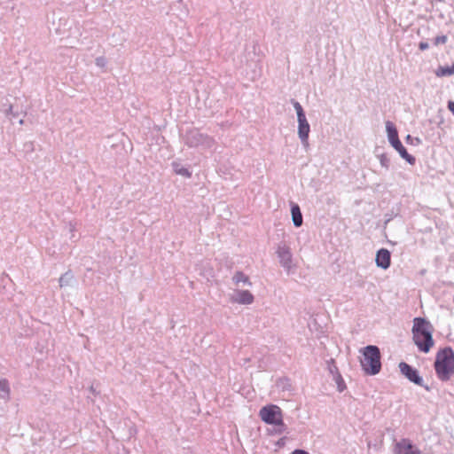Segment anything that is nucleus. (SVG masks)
Segmentation results:
<instances>
[{"mask_svg": "<svg viewBox=\"0 0 454 454\" xmlns=\"http://www.w3.org/2000/svg\"><path fill=\"white\" fill-rule=\"evenodd\" d=\"M433 325L424 318L416 317L413 320L412 338L419 350L428 353L434 347Z\"/></svg>", "mask_w": 454, "mask_h": 454, "instance_id": "nucleus-1", "label": "nucleus"}, {"mask_svg": "<svg viewBox=\"0 0 454 454\" xmlns=\"http://www.w3.org/2000/svg\"><path fill=\"white\" fill-rule=\"evenodd\" d=\"M434 370L441 380H448L454 374V352L450 348H444L436 353Z\"/></svg>", "mask_w": 454, "mask_h": 454, "instance_id": "nucleus-2", "label": "nucleus"}, {"mask_svg": "<svg viewBox=\"0 0 454 454\" xmlns=\"http://www.w3.org/2000/svg\"><path fill=\"white\" fill-rule=\"evenodd\" d=\"M361 366L368 375H375L381 369L380 352L378 347L369 345L362 350Z\"/></svg>", "mask_w": 454, "mask_h": 454, "instance_id": "nucleus-3", "label": "nucleus"}, {"mask_svg": "<svg viewBox=\"0 0 454 454\" xmlns=\"http://www.w3.org/2000/svg\"><path fill=\"white\" fill-rule=\"evenodd\" d=\"M261 419L266 424L274 425L280 427L279 433L285 429V424L283 421V413L281 409L275 404H269L263 406L259 412Z\"/></svg>", "mask_w": 454, "mask_h": 454, "instance_id": "nucleus-4", "label": "nucleus"}, {"mask_svg": "<svg viewBox=\"0 0 454 454\" xmlns=\"http://www.w3.org/2000/svg\"><path fill=\"white\" fill-rule=\"evenodd\" d=\"M394 454H421V451L410 439L403 438L395 444Z\"/></svg>", "mask_w": 454, "mask_h": 454, "instance_id": "nucleus-5", "label": "nucleus"}, {"mask_svg": "<svg viewBox=\"0 0 454 454\" xmlns=\"http://www.w3.org/2000/svg\"><path fill=\"white\" fill-rule=\"evenodd\" d=\"M401 372L408 378L411 381L421 385L422 378L419 377V372L416 369L410 366L408 364L402 362L399 364Z\"/></svg>", "mask_w": 454, "mask_h": 454, "instance_id": "nucleus-6", "label": "nucleus"}, {"mask_svg": "<svg viewBox=\"0 0 454 454\" xmlns=\"http://www.w3.org/2000/svg\"><path fill=\"white\" fill-rule=\"evenodd\" d=\"M231 301L239 304H251L254 301V296L247 290H236L231 296Z\"/></svg>", "mask_w": 454, "mask_h": 454, "instance_id": "nucleus-7", "label": "nucleus"}, {"mask_svg": "<svg viewBox=\"0 0 454 454\" xmlns=\"http://www.w3.org/2000/svg\"><path fill=\"white\" fill-rule=\"evenodd\" d=\"M391 256L387 249L381 248L376 254V264L384 270H387L390 266Z\"/></svg>", "mask_w": 454, "mask_h": 454, "instance_id": "nucleus-8", "label": "nucleus"}, {"mask_svg": "<svg viewBox=\"0 0 454 454\" xmlns=\"http://www.w3.org/2000/svg\"><path fill=\"white\" fill-rule=\"evenodd\" d=\"M298 134L302 142H307L309 133V124L305 117L298 119Z\"/></svg>", "mask_w": 454, "mask_h": 454, "instance_id": "nucleus-9", "label": "nucleus"}, {"mask_svg": "<svg viewBox=\"0 0 454 454\" xmlns=\"http://www.w3.org/2000/svg\"><path fill=\"white\" fill-rule=\"evenodd\" d=\"M391 145L400 153V155L410 163H413L415 159L407 153V150L403 145L400 140L394 141Z\"/></svg>", "mask_w": 454, "mask_h": 454, "instance_id": "nucleus-10", "label": "nucleus"}, {"mask_svg": "<svg viewBox=\"0 0 454 454\" xmlns=\"http://www.w3.org/2000/svg\"><path fill=\"white\" fill-rule=\"evenodd\" d=\"M386 129L390 144L399 140L397 129L391 121H388L386 122Z\"/></svg>", "mask_w": 454, "mask_h": 454, "instance_id": "nucleus-11", "label": "nucleus"}, {"mask_svg": "<svg viewBox=\"0 0 454 454\" xmlns=\"http://www.w3.org/2000/svg\"><path fill=\"white\" fill-rule=\"evenodd\" d=\"M291 212H292V219H293L294 224L296 227H300L302 224V215H301V209H300L299 206L296 204L293 205Z\"/></svg>", "mask_w": 454, "mask_h": 454, "instance_id": "nucleus-12", "label": "nucleus"}, {"mask_svg": "<svg viewBox=\"0 0 454 454\" xmlns=\"http://www.w3.org/2000/svg\"><path fill=\"white\" fill-rule=\"evenodd\" d=\"M278 256L281 259L283 265L287 266L291 262V253L286 247H279L278 250Z\"/></svg>", "mask_w": 454, "mask_h": 454, "instance_id": "nucleus-13", "label": "nucleus"}, {"mask_svg": "<svg viewBox=\"0 0 454 454\" xmlns=\"http://www.w3.org/2000/svg\"><path fill=\"white\" fill-rule=\"evenodd\" d=\"M435 74L438 77L450 76L454 74V64L447 67H439L435 70Z\"/></svg>", "mask_w": 454, "mask_h": 454, "instance_id": "nucleus-14", "label": "nucleus"}, {"mask_svg": "<svg viewBox=\"0 0 454 454\" xmlns=\"http://www.w3.org/2000/svg\"><path fill=\"white\" fill-rule=\"evenodd\" d=\"M233 281L235 282V284H239L240 282H243L245 284H248L249 286L251 285V282H249V278L247 276H246L243 272L241 271H238L235 273L234 277H233Z\"/></svg>", "mask_w": 454, "mask_h": 454, "instance_id": "nucleus-15", "label": "nucleus"}, {"mask_svg": "<svg viewBox=\"0 0 454 454\" xmlns=\"http://www.w3.org/2000/svg\"><path fill=\"white\" fill-rule=\"evenodd\" d=\"M10 393L9 384L6 380H0V394H3V396H8Z\"/></svg>", "mask_w": 454, "mask_h": 454, "instance_id": "nucleus-16", "label": "nucleus"}, {"mask_svg": "<svg viewBox=\"0 0 454 454\" xmlns=\"http://www.w3.org/2000/svg\"><path fill=\"white\" fill-rule=\"evenodd\" d=\"M294 106L296 110L298 119L305 117V114L300 103L294 102Z\"/></svg>", "mask_w": 454, "mask_h": 454, "instance_id": "nucleus-17", "label": "nucleus"}, {"mask_svg": "<svg viewBox=\"0 0 454 454\" xmlns=\"http://www.w3.org/2000/svg\"><path fill=\"white\" fill-rule=\"evenodd\" d=\"M447 42L446 35H438L434 38V43L435 45L444 44Z\"/></svg>", "mask_w": 454, "mask_h": 454, "instance_id": "nucleus-18", "label": "nucleus"}, {"mask_svg": "<svg viewBox=\"0 0 454 454\" xmlns=\"http://www.w3.org/2000/svg\"><path fill=\"white\" fill-rule=\"evenodd\" d=\"M175 171L178 175H182V176H187V177L191 176V173L189 172V170L187 168H181L176 169Z\"/></svg>", "mask_w": 454, "mask_h": 454, "instance_id": "nucleus-19", "label": "nucleus"}, {"mask_svg": "<svg viewBox=\"0 0 454 454\" xmlns=\"http://www.w3.org/2000/svg\"><path fill=\"white\" fill-rule=\"evenodd\" d=\"M428 47H429V45L426 42H420L419 44V48L420 51L427 50Z\"/></svg>", "mask_w": 454, "mask_h": 454, "instance_id": "nucleus-20", "label": "nucleus"}, {"mask_svg": "<svg viewBox=\"0 0 454 454\" xmlns=\"http://www.w3.org/2000/svg\"><path fill=\"white\" fill-rule=\"evenodd\" d=\"M291 454H309V453L307 451H305V450H295Z\"/></svg>", "mask_w": 454, "mask_h": 454, "instance_id": "nucleus-21", "label": "nucleus"}]
</instances>
